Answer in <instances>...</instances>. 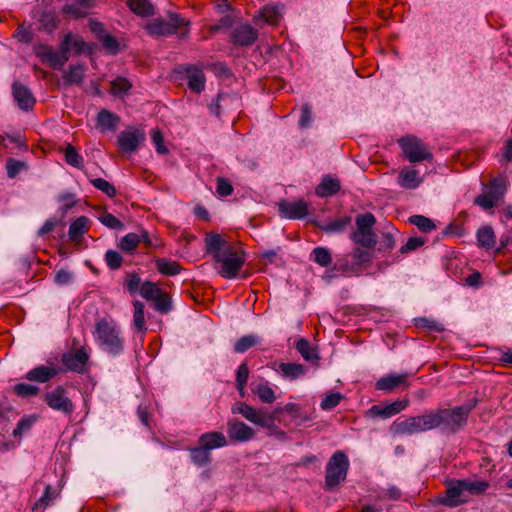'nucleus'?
<instances>
[{
	"mask_svg": "<svg viewBox=\"0 0 512 512\" xmlns=\"http://www.w3.org/2000/svg\"><path fill=\"white\" fill-rule=\"evenodd\" d=\"M205 244L207 253L217 264L221 265L219 274L226 279L235 278L245 264V253L225 241L218 233L208 234Z\"/></svg>",
	"mask_w": 512,
	"mask_h": 512,
	"instance_id": "obj_1",
	"label": "nucleus"
},
{
	"mask_svg": "<svg viewBox=\"0 0 512 512\" xmlns=\"http://www.w3.org/2000/svg\"><path fill=\"white\" fill-rule=\"evenodd\" d=\"M93 336L97 345L106 353L118 356L124 349V338L117 323L109 317L96 321Z\"/></svg>",
	"mask_w": 512,
	"mask_h": 512,
	"instance_id": "obj_2",
	"label": "nucleus"
},
{
	"mask_svg": "<svg viewBox=\"0 0 512 512\" xmlns=\"http://www.w3.org/2000/svg\"><path fill=\"white\" fill-rule=\"evenodd\" d=\"M473 405L456 406L431 410L434 429H440L445 434H455L467 423Z\"/></svg>",
	"mask_w": 512,
	"mask_h": 512,
	"instance_id": "obj_3",
	"label": "nucleus"
},
{
	"mask_svg": "<svg viewBox=\"0 0 512 512\" xmlns=\"http://www.w3.org/2000/svg\"><path fill=\"white\" fill-rule=\"evenodd\" d=\"M431 410L418 416H411L402 421H394L390 430L395 435H413L433 430Z\"/></svg>",
	"mask_w": 512,
	"mask_h": 512,
	"instance_id": "obj_4",
	"label": "nucleus"
},
{
	"mask_svg": "<svg viewBox=\"0 0 512 512\" xmlns=\"http://www.w3.org/2000/svg\"><path fill=\"white\" fill-rule=\"evenodd\" d=\"M349 459L342 451L335 452L326 465L325 486L332 490L346 479Z\"/></svg>",
	"mask_w": 512,
	"mask_h": 512,
	"instance_id": "obj_5",
	"label": "nucleus"
},
{
	"mask_svg": "<svg viewBox=\"0 0 512 512\" xmlns=\"http://www.w3.org/2000/svg\"><path fill=\"white\" fill-rule=\"evenodd\" d=\"M376 223V218L372 213L359 214L356 217V231L352 232L351 239L366 248L374 247L377 243V236L372 228Z\"/></svg>",
	"mask_w": 512,
	"mask_h": 512,
	"instance_id": "obj_6",
	"label": "nucleus"
},
{
	"mask_svg": "<svg viewBox=\"0 0 512 512\" xmlns=\"http://www.w3.org/2000/svg\"><path fill=\"white\" fill-rule=\"evenodd\" d=\"M405 158L411 162H421L424 160H432V153L428 150L426 145L417 137L404 136L398 140Z\"/></svg>",
	"mask_w": 512,
	"mask_h": 512,
	"instance_id": "obj_7",
	"label": "nucleus"
},
{
	"mask_svg": "<svg viewBox=\"0 0 512 512\" xmlns=\"http://www.w3.org/2000/svg\"><path fill=\"white\" fill-rule=\"evenodd\" d=\"M44 401L52 410L67 416L72 415L75 410V405L68 397L67 391L63 386H57L53 390L46 392Z\"/></svg>",
	"mask_w": 512,
	"mask_h": 512,
	"instance_id": "obj_8",
	"label": "nucleus"
},
{
	"mask_svg": "<svg viewBox=\"0 0 512 512\" xmlns=\"http://www.w3.org/2000/svg\"><path fill=\"white\" fill-rule=\"evenodd\" d=\"M409 406V400L404 398L396 400L392 403L372 405L365 413L369 418L388 419L394 415L399 414Z\"/></svg>",
	"mask_w": 512,
	"mask_h": 512,
	"instance_id": "obj_9",
	"label": "nucleus"
},
{
	"mask_svg": "<svg viewBox=\"0 0 512 512\" xmlns=\"http://www.w3.org/2000/svg\"><path fill=\"white\" fill-rule=\"evenodd\" d=\"M233 413L241 414L245 419L260 427L269 428L273 423V418L269 413L263 410H256L254 407L243 402H239L233 407Z\"/></svg>",
	"mask_w": 512,
	"mask_h": 512,
	"instance_id": "obj_10",
	"label": "nucleus"
},
{
	"mask_svg": "<svg viewBox=\"0 0 512 512\" xmlns=\"http://www.w3.org/2000/svg\"><path fill=\"white\" fill-rule=\"evenodd\" d=\"M146 139L145 132L140 129L128 128L121 131L117 138V144L123 152H135Z\"/></svg>",
	"mask_w": 512,
	"mask_h": 512,
	"instance_id": "obj_11",
	"label": "nucleus"
},
{
	"mask_svg": "<svg viewBox=\"0 0 512 512\" xmlns=\"http://www.w3.org/2000/svg\"><path fill=\"white\" fill-rule=\"evenodd\" d=\"M61 361L67 370L83 374L87 370L89 355L85 348L66 352L62 355Z\"/></svg>",
	"mask_w": 512,
	"mask_h": 512,
	"instance_id": "obj_12",
	"label": "nucleus"
},
{
	"mask_svg": "<svg viewBox=\"0 0 512 512\" xmlns=\"http://www.w3.org/2000/svg\"><path fill=\"white\" fill-rule=\"evenodd\" d=\"M464 491H466L465 480H457L456 482L448 484L444 495L439 496L438 501L440 504L447 507H457L464 502V500L461 499V495Z\"/></svg>",
	"mask_w": 512,
	"mask_h": 512,
	"instance_id": "obj_13",
	"label": "nucleus"
},
{
	"mask_svg": "<svg viewBox=\"0 0 512 512\" xmlns=\"http://www.w3.org/2000/svg\"><path fill=\"white\" fill-rule=\"evenodd\" d=\"M231 42L239 46H251L258 38V31L249 24H240L233 28Z\"/></svg>",
	"mask_w": 512,
	"mask_h": 512,
	"instance_id": "obj_14",
	"label": "nucleus"
},
{
	"mask_svg": "<svg viewBox=\"0 0 512 512\" xmlns=\"http://www.w3.org/2000/svg\"><path fill=\"white\" fill-rule=\"evenodd\" d=\"M227 434L233 442H247L254 437L255 432L244 422L230 419L227 422Z\"/></svg>",
	"mask_w": 512,
	"mask_h": 512,
	"instance_id": "obj_15",
	"label": "nucleus"
},
{
	"mask_svg": "<svg viewBox=\"0 0 512 512\" xmlns=\"http://www.w3.org/2000/svg\"><path fill=\"white\" fill-rule=\"evenodd\" d=\"M309 204L304 200L282 201L279 203L280 214L288 219H302L308 215Z\"/></svg>",
	"mask_w": 512,
	"mask_h": 512,
	"instance_id": "obj_16",
	"label": "nucleus"
},
{
	"mask_svg": "<svg viewBox=\"0 0 512 512\" xmlns=\"http://www.w3.org/2000/svg\"><path fill=\"white\" fill-rule=\"evenodd\" d=\"M184 73V79L187 80L189 89L197 94L201 93L205 88V75L203 71L193 65H184L181 67Z\"/></svg>",
	"mask_w": 512,
	"mask_h": 512,
	"instance_id": "obj_17",
	"label": "nucleus"
},
{
	"mask_svg": "<svg viewBox=\"0 0 512 512\" xmlns=\"http://www.w3.org/2000/svg\"><path fill=\"white\" fill-rule=\"evenodd\" d=\"M12 93L14 100L17 102V105L20 109L30 110L33 108L35 104V98L27 86L19 82H14L12 86Z\"/></svg>",
	"mask_w": 512,
	"mask_h": 512,
	"instance_id": "obj_18",
	"label": "nucleus"
},
{
	"mask_svg": "<svg viewBox=\"0 0 512 512\" xmlns=\"http://www.w3.org/2000/svg\"><path fill=\"white\" fill-rule=\"evenodd\" d=\"M423 183V178L419 172L411 167H404L400 170L397 177V184L404 189L414 190Z\"/></svg>",
	"mask_w": 512,
	"mask_h": 512,
	"instance_id": "obj_19",
	"label": "nucleus"
},
{
	"mask_svg": "<svg viewBox=\"0 0 512 512\" xmlns=\"http://www.w3.org/2000/svg\"><path fill=\"white\" fill-rule=\"evenodd\" d=\"M69 39L70 36H65L60 44V52L52 50L43 63H47L53 69H61L69 60V49L67 47Z\"/></svg>",
	"mask_w": 512,
	"mask_h": 512,
	"instance_id": "obj_20",
	"label": "nucleus"
},
{
	"mask_svg": "<svg viewBox=\"0 0 512 512\" xmlns=\"http://www.w3.org/2000/svg\"><path fill=\"white\" fill-rule=\"evenodd\" d=\"M404 385L405 387H408L407 383V374H388L386 376L381 377L377 380L375 384V388L377 390L381 391H393L397 387Z\"/></svg>",
	"mask_w": 512,
	"mask_h": 512,
	"instance_id": "obj_21",
	"label": "nucleus"
},
{
	"mask_svg": "<svg viewBox=\"0 0 512 512\" xmlns=\"http://www.w3.org/2000/svg\"><path fill=\"white\" fill-rule=\"evenodd\" d=\"M198 444L202 445L203 448L209 452L213 449L222 448L227 446V438L222 432L211 431L200 435L198 438Z\"/></svg>",
	"mask_w": 512,
	"mask_h": 512,
	"instance_id": "obj_22",
	"label": "nucleus"
},
{
	"mask_svg": "<svg viewBox=\"0 0 512 512\" xmlns=\"http://www.w3.org/2000/svg\"><path fill=\"white\" fill-rule=\"evenodd\" d=\"M341 189L340 181L326 175L322 178L321 182L315 189L317 196L321 198L330 197L338 193Z\"/></svg>",
	"mask_w": 512,
	"mask_h": 512,
	"instance_id": "obj_23",
	"label": "nucleus"
},
{
	"mask_svg": "<svg viewBox=\"0 0 512 512\" xmlns=\"http://www.w3.org/2000/svg\"><path fill=\"white\" fill-rule=\"evenodd\" d=\"M58 371L55 368L47 366H38L30 370L25 378L29 381L45 383L56 376Z\"/></svg>",
	"mask_w": 512,
	"mask_h": 512,
	"instance_id": "obj_24",
	"label": "nucleus"
},
{
	"mask_svg": "<svg viewBox=\"0 0 512 512\" xmlns=\"http://www.w3.org/2000/svg\"><path fill=\"white\" fill-rule=\"evenodd\" d=\"M89 223H90V220L86 216H80V217L76 218L70 224V227L68 230L69 238L74 242L79 241L83 237V235L86 232H88Z\"/></svg>",
	"mask_w": 512,
	"mask_h": 512,
	"instance_id": "obj_25",
	"label": "nucleus"
},
{
	"mask_svg": "<svg viewBox=\"0 0 512 512\" xmlns=\"http://www.w3.org/2000/svg\"><path fill=\"white\" fill-rule=\"evenodd\" d=\"M333 269L347 277L358 274L360 271L357 264L353 262V259L349 254L337 258Z\"/></svg>",
	"mask_w": 512,
	"mask_h": 512,
	"instance_id": "obj_26",
	"label": "nucleus"
},
{
	"mask_svg": "<svg viewBox=\"0 0 512 512\" xmlns=\"http://www.w3.org/2000/svg\"><path fill=\"white\" fill-rule=\"evenodd\" d=\"M281 373L283 378L289 380L298 379L306 374V368L299 363H281L277 370Z\"/></svg>",
	"mask_w": 512,
	"mask_h": 512,
	"instance_id": "obj_27",
	"label": "nucleus"
},
{
	"mask_svg": "<svg viewBox=\"0 0 512 512\" xmlns=\"http://www.w3.org/2000/svg\"><path fill=\"white\" fill-rule=\"evenodd\" d=\"M126 4L130 11L139 17L154 15V7L149 0H127Z\"/></svg>",
	"mask_w": 512,
	"mask_h": 512,
	"instance_id": "obj_28",
	"label": "nucleus"
},
{
	"mask_svg": "<svg viewBox=\"0 0 512 512\" xmlns=\"http://www.w3.org/2000/svg\"><path fill=\"white\" fill-rule=\"evenodd\" d=\"M155 267L160 274L165 276L177 275L182 270L178 262L167 258H157L155 260Z\"/></svg>",
	"mask_w": 512,
	"mask_h": 512,
	"instance_id": "obj_29",
	"label": "nucleus"
},
{
	"mask_svg": "<svg viewBox=\"0 0 512 512\" xmlns=\"http://www.w3.org/2000/svg\"><path fill=\"white\" fill-rule=\"evenodd\" d=\"M119 121L120 118L116 114L106 109H102L97 116V126L103 131L114 130Z\"/></svg>",
	"mask_w": 512,
	"mask_h": 512,
	"instance_id": "obj_30",
	"label": "nucleus"
},
{
	"mask_svg": "<svg viewBox=\"0 0 512 512\" xmlns=\"http://www.w3.org/2000/svg\"><path fill=\"white\" fill-rule=\"evenodd\" d=\"M351 216H342L320 225V229L326 233H341L351 224Z\"/></svg>",
	"mask_w": 512,
	"mask_h": 512,
	"instance_id": "obj_31",
	"label": "nucleus"
},
{
	"mask_svg": "<svg viewBox=\"0 0 512 512\" xmlns=\"http://www.w3.org/2000/svg\"><path fill=\"white\" fill-rule=\"evenodd\" d=\"M147 30L152 35L165 36L174 34V29L168 21L152 19L147 24Z\"/></svg>",
	"mask_w": 512,
	"mask_h": 512,
	"instance_id": "obj_32",
	"label": "nucleus"
},
{
	"mask_svg": "<svg viewBox=\"0 0 512 512\" xmlns=\"http://www.w3.org/2000/svg\"><path fill=\"white\" fill-rule=\"evenodd\" d=\"M191 461L198 467H203L211 462V453L202 445L192 447L189 450Z\"/></svg>",
	"mask_w": 512,
	"mask_h": 512,
	"instance_id": "obj_33",
	"label": "nucleus"
},
{
	"mask_svg": "<svg viewBox=\"0 0 512 512\" xmlns=\"http://www.w3.org/2000/svg\"><path fill=\"white\" fill-rule=\"evenodd\" d=\"M84 73H85V66L78 64V65H71L69 67V70L63 75V80L66 85H79L82 83L84 79Z\"/></svg>",
	"mask_w": 512,
	"mask_h": 512,
	"instance_id": "obj_34",
	"label": "nucleus"
},
{
	"mask_svg": "<svg viewBox=\"0 0 512 512\" xmlns=\"http://www.w3.org/2000/svg\"><path fill=\"white\" fill-rule=\"evenodd\" d=\"M252 391L263 403H273L276 399L275 391L267 381L260 382L252 388Z\"/></svg>",
	"mask_w": 512,
	"mask_h": 512,
	"instance_id": "obj_35",
	"label": "nucleus"
},
{
	"mask_svg": "<svg viewBox=\"0 0 512 512\" xmlns=\"http://www.w3.org/2000/svg\"><path fill=\"white\" fill-rule=\"evenodd\" d=\"M310 260L321 267H328L332 263V254L328 248L318 246L312 250Z\"/></svg>",
	"mask_w": 512,
	"mask_h": 512,
	"instance_id": "obj_36",
	"label": "nucleus"
},
{
	"mask_svg": "<svg viewBox=\"0 0 512 512\" xmlns=\"http://www.w3.org/2000/svg\"><path fill=\"white\" fill-rule=\"evenodd\" d=\"M296 349L306 361L315 362L319 360L316 348L312 347L307 339H299L296 343Z\"/></svg>",
	"mask_w": 512,
	"mask_h": 512,
	"instance_id": "obj_37",
	"label": "nucleus"
},
{
	"mask_svg": "<svg viewBox=\"0 0 512 512\" xmlns=\"http://www.w3.org/2000/svg\"><path fill=\"white\" fill-rule=\"evenodd\" d=\"M168 23L172 25L174 34H178L180 37H186L188 35L189 22L181 17L177 13H170Z\"/></svg>",
	"mask_w": 512,
	"mask_h": 512,
	"instance_id": "obj_38",
	"label": "nucleus"
},
{
	"mask_svg": "<svg viewBox=\"0 0 512 512\" xmlns=\"http://www.w3.org/2000/svg\"><path fill=\"white\" fill-rule=\"evenodd\" d=\"M477 241L478 245L490 249L495 244V234L491 227L485 226L478 230L477 232Z\"/></svg>",
	"mask_w": 512,
	"mask_h": 512,
	"instance_id": "obj_39",
	"label": "nucleus"
},
{
	"mask_svg": "<svg viewBox=\"0 0 512 512\" xmlns=\"http://www.w3.org/2000/svg\"><path fill=\"white\" fill-rule=\"evenodd\" d=\"M131 88V82L124 77H117L111 81V94L116 97L127 95Z\"/></svg>",
	"mask_w": 512,
	"mask_h": 512,
	"instance_id": "obj_40",
	"label": "nucleus"
},
{
	"mask_svg": "<svg viewBox=\"0 0 512 512\" xmlns=\"http://www.w3.org/2000/svg\"><path fill=\"white\" fill-rule=\"evenodd\" d=\"M134 314H133V325L138 332L146 331L145 327V314L144 304L138 300L133 302Z\"/></svg>",
	"mask_w": 512,
	"mask_h": 512,
	"instance_id": "obj_41",
	"label": "nucleus"
},
{
	"mask_svg": "<svg viewBox=\"0 0 512 512\" xmlns=\"http://www.w3.org/2000/svg\"><path fill=\"white\" fill-rule=\"evenodd\" d=\"M139 243L140 238H138L137 233H128L120 239L118 248L125 253L131 254L135 251Z\"/></svg>",
	"mask_w": 512,
	"mask_h": 512,
	"instance_id": "obj_42",
	"label": "nucleus"
},
{
	"mask_svg": "<svg viewBox=\"0 0 512 512\" xmlns=\"http://www.w3.org/2000/svg\"><path fill=\"white\" fill-rule=\"evenodd\" d=\"M65 161L67 164L82 169L84 164L83 157L76 151L75 147L71 144H68L64 150Z\"/></svg>",
	"mask_w": 512,
	"mask_h": 512,
	"instance_id": "obj_43",
	"label": "nucleus"
},
{
	"mask_svg": "<svg viewBox=\"0 0 512 512\" xmlns=\"http://www.w3.org/2000/svg\"><path fill=\"white\" fill-rule=\"evenodd\" d=\"M156 311L162 314H166L172 309V302L170 296L164 292L160 293L152 300Z\"/></svg>",
	"mask_w": 512,
	"mask_h": 512,
	"instance_id": "obj_44",
	"label": "nucleus"
},
{
	"mask_svg": "<svg viewBox=\"0 0 512 512\" xmlns=\"http://www.w3.org/2000/svg\"><path fill=\"white\" fill-rule=\"evenodd\" d=\"M259 16L264 22L274 25L278 23L281 12L278 6H265L259 11Z\"/></svg>",
	"mask_w": 512,
	"mask_h": 512,
	"instance_id": "obj_45",
	"label": "nucleus"
},
{
	"mask_svg": "<svg viewBox=\"0 0 512 512\" xmlns=\"http://www.w3.org/2000/svg\"><path fill=\"white\" fill-rule=\"evenodd\" d=\"M408 220L409 223L415 225L422 232H430L436 227L430 218L423 215H412Z\"/></svg>",
	"mask_w": 512,
	"mask_h": 512,
	"instance_id": "obj_46",
	"label": "nucleus"
},
{
	"mask_svg": "<svg viewBox=\"0 0 512 512\" xmlns=\"http://www.w3.org/2000/svg\"><path fill=\"white\" fill-rule=\"evenodd\" d=\"M57 495V492L53 490L52 486L47 485L45 487L43 495L35 503L33 510L47 508L52 503V501L57 497Z\"/></svg>",
	"mask_w": 512,
	"mask_h": 512,
	"instance_id": "obj_47",
	"label": "nucleus"
},
{
	"mask_svg": "<svg viewBox=\"0 0 512 512\" xmlns=\"http://www.w3.org/2000/svg\"><path fill=\"white\" fill-rule=\"evenodd\" d=\"M259 338L253 335H246L238 339L234 345L236 353H244L259 343Z\"/></svg>",
	"mask_w": 512,
	"mask_h": 512,
	"instance_id": "obj_48",
	"label": "nucleus"
},
{
	"mask_svg": "<svg viewBox=\"0 0 512 512\" xmlns=\"http://www.w3.org/2000/svg\"><path fill=\"white\" fill-rule=\"evenodd\" d=\"M249 378V368L246 362L239 365L236 372V385L239 393L243 395L245 386Z\"/></svg>",
	"mask_w": 512,
	"mask_h": 512,
	"instance_id": "obj_49",
	"label": "nucleus"
},
{
	"mask_svg": "<svg viewBox=\"0 0 512 512\" xmlns=\"http://www.w3.org/2000/svg\"><path fill=\"white\" fill-rule=\"evenodd\" d=\"M344 396L339 392H329L322 399L320 407L322 410L329 411L339 405Z\"/></svg>",
	"mask_w": 512,
	"mask_h": 512,
	"instance_id": "obj_50",
	"label": "nucleus"
},
{
	"mask_svg": "<svg viewBox=\"0 0 512 512\" xmlns=\"http://www.w3.org/2000/svg\"><path fill=\"white\" fill-rule=\"evenodd\" d=\"M90 183L98 190L106 194L108 197L113 198L116 196V188L110 182L103 178L90 179Z\"/></svg>",
	"mask_w": 512,
	"mask_h": 512,
	"instance_id": "obj_51",
	"label": "nucleus"
},
{
	"mask_svg": "<svg viewBox=\"0 0 512 512\" xmlns=\"http://www.w3.org/2000/svg\"><path fill=\"white\" fill-rule=\"evenodd\" d=\"M488 193L500 201L506 193V183L503 178H495L491 181Z\"/></svg>",
	"mask_w": 512,
	"mask_h": 512,
	"instance_id": "obj_52",
	"label": "nucleus"
},
{
	"mask_svg": "<svg viewBox=\"0 0 512 512\" xmlns=\"http://www.w3.org/2000/svg\"><path fill=\"white\" fill-rule=\"evenodd\" d=\"M98 220L109 229L121 230L124 227L123 223L118 218L106 211L100 214Z\"/></svg>",
	"mask_w": 512,
	"mask_h": 512,
	"instance_id": "obj_53",
	"label": "nucleus"
},
{
	"mask_svg": "<svg viewBox=\"0 0 512 512\" xmlns=\"http://www.w3.org/2000/svg\"><path fill=\"white\" fill-rule=\"evenodd\" d=\"M65 36H70V39L68 40V49L69 52L71 49H73L77 54L85 53L87 51L88 45L87 43L82 39V37L78 35H74L72 33H68Z\"/></svg>",
	"mask_w": 512,
	"mask_h": 512,
	"instance_id": "obj_54",
	"label": "nucleus"
},
{
	"mask_svg": "<svg viewBox=\"0 0 512 512\" xmlns=\"http://www.w3.org/2000/svg\"><path fill=\"white\" fill-rule=\"evenodd\" d=\"M415 324L418 328H425L428 331L433 332H442L444 331V326L442 323L432 320L426 317L417 318L415 320Z\"/></svg>",
	"mask_w": 512,
	"mask_h": 512,
	"instance_id": "obj_55",
	"label": "nucleus"
},
{
	"mask_svg": "<svg viewBox=\"0 0 512 512\" xmlns=\"http://www.w3.org/2000/svg\"><path fill=\"white\" fill-rule=\"evenodd\" d=\"M162 291L155 283L146 281L142 283L140 295L149 301H152Z\"/></svg>",
	"mask_w": 512,
	"mask_h": 512,
	"instance_id": "obj_56",
	"label": "nucleus"
},
{
	"mask_svg": "<svg viewBox=\"0 0 512 512\" xmlns=\"http://www.w3.org/2000/svg\"><path fill=\"white\" fill-rule=\"evenodd\" d=\"M105 262L111 270H117L121 267L123 258L118 251L110 249L105 253Z\"/></svg>",
	"mask_w": 512,
	"mask_h": 512,
	"instance_id": "obj_57",
	"label": "nucleus"
},
{
	"mask_svg": "<svg viewBox=\"0 0 512 512\" xmlns=\"http://www.w3.org/2000/svg\"><path fill=\"white\" fill-rule=\"evenodd\" d=\"M313 119L312 109L308 103H305L301 107V113L298 121V126L301 129H306L311 126V122Z\"/></svg>",
	"mask_w": 512,
	"mask_h": 512,
	"instance_id": "obj_58",
	"label": "nucleus"
},
{
	"mask_svg": "<svg viewBox=\"0 0 512 512\" xmlns=\"http://www.w3.org/2000/svg\"><path fill=\"white\" fill-rule=\"evenodd\" d=\"M14 392L18 396L30 397L37 395L39 392V388L31 384L19 383L14 386Z\"/></svg>",
	"mask_w": 512,
	"mask_h": 512,
	"instance_id": "obj_59",
	"label": "nucleus"
},
{
	"mask_svg": "<svg viewBox=\"0 0 512 512\" xmlns=\"http://www.w3.org/2000/svg\"><path fill=\"white\" fill-rule=\"evenodd\" d=\"M40 23L46 31L51 32L58 26L57 16L53 12H45L40 18Z\"/></svg>",
	"mask_w": 512,
	"mask_h": 512,
	"instance_id": "obj_60",
	"label": "nucleus"
},
{
	"mask_svg": "<svg viewBox=\"0 0 512 512\" xmlns=\"http://www.w3.org/2000/svg\"><path fill=\"white\" fill-rule=\"evenodd\" d=\"M426 240L423 237H410L407 242L400 248L402 254H406L417 250L425 244Z\"/></svg>",
	"mask_w": 512,
	"mask_h": 512,
	"instance_id": "obj_61",
	"label": "nucleus"
},
{
	"mask_svg": "<svg viewBox=\"0 0 512 512\" xmlns=\"http://www.w3.org/2000/svg\"><path fill=\"white\" fill-rule=\"evenodd\" d=\"M99 41L109 53L116 54L119 52V42L114 36L106 33Z\"/></svg>",
	"mask_w": 512,
	"mask_h": 512,
	"instance_id": "obj_62",
	"label": "nucleus"
},
{
	"mask_svg": "<svg viewBox=\"0 0 512 512\" xmlns=\"http://www.w3.org/2000/svg\"><path fill=\"white\" fill-rule=\"evenodd\" d=\"M125 284L129 293L134 295L137 292H140V288L142 285L141 278L136 273H129L125 281Z\"/></svg>",
	"mask_w": 512,
	"mask_h": 512,
	"instance_id": "obj_63",
	"label": "nucleus"
},
{
	"mask_svg": "<svg viewBox=\"0 0 512 512\" xmlns=\"http://www.w3.org/2000/svg\"><path fill=\"white\" fill-rule=\"evenodd\" d=\"M353 259V262L357 264L358 268L361 269V266L364 263H367L371 259V255L368 251L363 250L361 248H355L351 254H349Z\"/></svg>",
	"mask_w": 512,
	"mask_h": 512,
	"instance_id": "obj_64",
	"label": "nucleus"
}]
</instances>
